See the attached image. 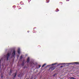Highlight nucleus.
<instances>
[{
  "label": "nucleus",
  "mask_w": 79,
  "mask_h": 79,
  "mask_svg": "<svg viewBox=\"0 0 79 79\" xmlns=\"http://www.w3.org/2000/svg\"><path fill=\"white\" fill-rule=\"evenodd\" d=\"M10 56V54L8 53L6 56H5V58L6 60L7 61L9 59V57Z\"/></svg>",
  "instance_id": "obj_1"
},
{
  "label": "nucleus",
  "mask_w": 79,
  "mask_h": 79,
  "mask_svg": "<svg viewBox=\"0 0 79 79\" xmlns=\"http://www.w3.org/2000/svg\"><path fill=\"white\" fill-rule=\"evenodd\" d=\"M16 53V52L15 51V50H14L13 51V52L12 54L11 55V57H14L15 56V53Z\"/></svg>",
  "instance_id": "obj_2"
},
{
  "label": "nucleus",
  "mask_w": 79,
  "mask_h": 79,
  "mask_svg": "<svg viewBox=\"0 0 79 79\" xmlns=\"http://www.w3.org/2000/svg\"><path fill=\"white\" fill-rule=\"evenodd\" d=\"M55 67L54 66L52 67L49 69V70H50V71H53V70L55 69Z\"/></svg>",
  "instance_id": "obj_3"
},
{
  "label": "nucleus",
  "mask_w": 79,
  "mask_h": 79,
  "mask_svg": "<svg viewBox=\"0 0 79 79\" xmlns=\"http://www.w3.org/2000/svg\"><path fill=\"white\" fill-rule=\"evenodd\" d=\"M67 64H79V63L73 62V63H69Z\"/></svg>",
  "instance_id": "obj_4"
},
{
  "label": "nucleus",
  "mask_w": 79,
  "mask_h": 79,
  "mask_svg": "<svg viewBox=\"0 0 79 79\" xmlns=\"http://www.w3.org/2000/svg\"><path fill=\"white\" fill-rule=\"evenodd\" d=\"M30 64H31V66H34V64L33 62H31Z\"/></svg>",
  "instance_id": "obj_5"
},
{
  "label": "nucleus",
  "mask_w": 79,
  "mask_h": 79,
  "mask_svg": "<svg viewBox=\"0 0 79 79\" xmlns=\"http://www.w3.org/2000/svg\"><path fill=\"white\" fill-rule=\"evenodd\" d=\"M18 52L19 53V54H20V48H19L18 50Z\"/></svg>",
  "instance_id": "obj_6"
},
{
  "label": "nucleus",
  "mask_w": 79,
  "mask_h": 79,
  "mask_svg": "<svg viewBox=\"0 0 79 79\" xmlns=\"http://www.w3.org/2000/svg\"><path fill=\"white\" fill-rule=\"evenodd\" d=\"M30 60V59H29V57H28L27 58V63H29V60Z\"/></svg>",
  "instance_id": "obj_7"
},
{
  "label": "nucleus",
  "mask_w": 79,
  "mask_h": 79,
  "mask_svg": "<svg viewBox=\"0 0 79 79\" xmlns=\"http://www.w3.org/2000/svg\"><path fill=\"white\" fill-rule=\"evenodd\" d=\"M58 64V63H55V64H53L52 65H48V66H51V65H55V64Z\"/></svg>",
  "instance_id": "obj_8"
},
{
  "label": "nucleus",
  "mask_w": 79,
  "mask_h": 79,
  "mask_svg": "<svg viewBox=\"0 0 79 79\" xmlns=\"http://www.w3.org/2000/svg\"><path fill=\"white\" fill-rule=\"evenodd\" d=\"M24 61L23 60V62L22 64V66H24Z\"/></svg>",
  "instance_id": "obj_9"
},
{
  "label": "nucleus",
  "mask_w": 79,
  "mask_h": 79,
  "mask_svg": "<svg viewBox=\"0 0 79 79\" xmlns=\"http://www.w3.org/2000/svg\"><path fill=\"white\" fill-rule=\"evenodd\" d=\"M45 65H46V64H44L42 66V67H44V66H45Z\"/></svg>",
  "instance_id": "obj_10"
},
{
  "label": "nucleus",
  "mask_w": 79,
  "mask_h": 79,
  "mask_svg": "<svg viewBox=\"0 0 79 79\" xmlns=\"http://www.w3.org/2000/svg\"><path fill=\"white\" fill-rule=\"evenodd\" d=\"M23 58V57L22 56H21L20 57V59L21 60V59H22Z\"/></svg>",
  "instance_id": "obj_11"
},
{
  "label": "nucleus",
  "mask_w": 79,
  "mask_h": 79,
  "mask_svg": "<svg viewBox=\"0 0 79 79\" xmlns=\"http://www.w3.org/2000/svg\"><path fill=\"white\" fill-rule=\"evenodd\" d=\"M65 63H62V64H59V65H60V64H65Z\"/></svg>",
  "instance_id": "obj_12"
},
{
  "label": "nucleus",
  "mask_w": 79,
  "mask_h": 79,
  "mask_svg": "<svg viewBox=\"0 0 79 79\" xmlns=\"http://www.w3.org/2000/svg\"><path fill=\"white\" fill-rule=\"evenodd\" d=\"M46 1H47V3H48L49 2V0H46Z\"/></svg>",
  "instance_id": "obj_13"
},
{
  "label": "nucleus",
  "mask_w": 79,
  "mask_h": 79,
  "mask_svg": "<svg viewBox=\"0 0 79 79\" xmlns=\"http://www.w3.org/2000/svg\"><path fill=\"white\" fill-rule=\"evenodd\" d=\"M16 76V73L15 74V76H14V77H15Z\"/></svg>",
  "instance_id": "obj_14"
},
{
  "label": "nucleus",
  "mask_w": 79,
  "mask_h": 79,
  "mask_svg": "<svg viewBox=\"0 0 79 79\" xmlns=\"http://www.w3.org/2000/svg\"><path fill=\"white\" fill-rule=\"evenodd\" d=\"M38 66L39 67V68H40V67H41V65H40L39 66Z\"/></svg>",
  "instance_id": "obj_15"
},
{
  "label": "nucleus",
  "mask_w": 79,
  "mask_h": 79,
  "mask_svg": "<svg viewBox=\"0 0 79 79\" xmlns=\"http://www.w3.org/2000/svg\"><path fill=\"white\" fill-rule=\"evenodd\" d=\"M56 11H59V10H58V9H56Z\"/></svg>",
  "instance_id": "obj_16"
},
{
  "label": "nucleus",
  "mask_w": 79,
  "mask_h": 79,
  "mask_svg": "<svg viewBox=\"0 0 79 79\" xmlns=\"http://www.w3.org/2000/svg\"><path fill=\"white\" fill-rule=\"evenodd\" d=\"M14 7V8H16V6H13V7Z\"/></svg>",
  "instance_id": "obj_17"
},
{
  "label": "nucleus",
  "mask_w": 79,
  "mask_h": 79,
  "mask_svg": "<svg viewBox=\"0 0 79 79\" xmlns=\"http://www.w3.org/2000/svg\"><path fill=\"white\" fill-rule=\"evenodd\" d=\"M2 59H1V60H0V62H1V61H2Z\"/></svg>",
  "instance_id": "obj_18"
},
{
  "label": "nucleus",
  "mask_w": 79,
  "mask_h": 79,
  "mask_svg": "<svg viewBox=\"0 0 79 79\" xmlns=\"http://www.w3.org/2000/svg\"><path fill=\"white\" fill-rule=\"evenodd\" d=\"M56 76V74H55L54 75H53V76Z\"/></svg>",
  "instance_id": "obj_19"
},
{
  "label": "nucleus",
  "mask_w": 79,
  "mask_h": 79,
  "mask_svg": "<svg viewBox=\"0 0 79 79\" xmlns=\"http://www.w3.org/2000/svg\"><path fill=\"white\" fill-rule=\"evenodd\" d=\"M60 3H61V4H62V3H62V2H60Z\"/></svg>",
  "instance_id": "obj_20"
},
{
  "label": "nucleus",
  "mask_w": 79,
  "mask_h": 79,
  "mask_svg": "<svg viewBox=\"0 0 79 79\" xmlns=\"http://www.w3.org/2000/svg\"><path fill=\"white\" fill-rule=\"evenodd\" d=\"M62 67H63V66H60V68H62Z\"/></svg>",
  "instance_id": "obj_21"
},
{
  "label": "nucleus",
  "mask_w": 79,
  "mask_h": 79,
  "mask_svg": "<svg viewBox=\"0 0 79 79\" xmlns=\"http://www.w3.org/2000/svg\"><path fill=\"white\" fill-rule=\"evenodd\" d=\"M27 32H29V31H28Z\"/></svg>",
  "instance_id": "obj_22"
},
{
  "label": "nucleus",
  "mask_w": 79,
  "mask_h": 79,
  "mask_svg": "<svg viewBox=\"0 0 79 79\" xmlns=\"http://www.w3.org/2000/svg\"><path fill=\"white\" fill-rule=\"evenodd\" d=\"M67 1H69V0H67Z\"/></svg>",
  "instance_id": "obj_23"
},
{
  "label": "nucleus",
  "mask_w": 79,
  "mask_h": 79,
  "mask_svg": "<svg viewBox=\"0 0 79 79\" xmlns=\"http://www.w3.org/2000/svg\"><path fill=\"white\" fill-rule=\"evenodd\" d=\"M19 56H18V57H18H18H19Z\"/></svg>",
  "instance_id": "obj_24"
},
{
  "label": "nucleus",
  "mask_w": 79,
  "mask_h": 79,
  "mask_svg": "<svg viewBox=\"0 0 79 79\" xmlns=\"http://www.w3.org/2000/svg\"><path fill=\"white\" fill-rule=\"evenodd\" d=\"M10 73H11V70H10Z\"/></svg>",
  "instance_id": "obj_25"
},
{
  "label": "nucleus",
  "mask_w": 79,
  "mask_h": 79,
  "mask_svg": "<svg viewBox=\"0 0 79 79\" xmlns=\"http://www.w3.org/2000/svg\"><path fill=\"white\" fill-rule=\"evenodd\" d=\"M27 79H28L27 78Z\"/></svg>",
  "instance_id": "obj_26"
}]
</instances>
